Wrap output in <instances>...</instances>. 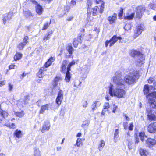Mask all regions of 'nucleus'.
<instances>
[{
    "mask_svg": "<svg viewBox=\"0 0 156 156\" xmlns=\"http://www.w3.org/2000/svg\"><path fill=\"white\" fill-rule=\"evenodd\" d=\"M114 84H111L108 87L109 94L112 97L119 98H124L126 92L123 88L124 87V81L122 73L116 72L112 79Z\"/></svg>",
    "mask_w": 156,
    "mask_h": 156,
    "instance_id": "nucleus-1",
    "label": "nucleus"
},
{
    "mask_svg": "<svg viewBox=\"0 0 156 156\" xmlns=\"http://www.w3.org/2000/svg\"><path fill=\"white\" fill-rule=\"evenodd\" d=\"M139 76L138 72L134 71L132 73H129L124 78L123 77V79L124 82H125L127 84H132L136 83Z\"/></svg>",
    "mask_w": 156,
    "mask_h": 156,
    "instance_id": "nucleus-2",
    "label": "nucleus"
},
{
    "mask_svg": "<svg viewBox=\"0 0 156 156\" xmlns=\"http://www.w3.org/2000/svg\"><path fill=\"white\" fill-rule=\"evenodd\" d=\"M131 55L132 57L135 58L136 65L140 67L145 62L144 55L140 52L136 50L132 51Z\"/></svg>",
    "mask_w": 156,
    "mask_h": 156,
    "instance_id": "nucleus-3",
    "label": "nucleus"
},
{
    "mask_svg": "<svg viewBox=\"0 0 156 156\" xmlns=\"http://www.w3.org/2000/svg\"><path fill=\"white\" fill-rule=\"evenodd\" d=\"M121 37H118L116 35H114L109 40L106 41L105 43V47H107L109 43H110V47H111L116 42L118 39L121 40Z\"/></svg>",
    "mask_w": 156,
    "mask_h": 156,
    "instance_id": "nucleus-4",
    "label": "nucleus"
},
{
    "mask_svg": "<svg viewBox=\"0 0 156 156\" xmlns=\"http://www.w3.org/2000/svg\"><path fill=\"white\" fill-rule=\"evenodd\" d=\"M63 91L59 89V91L58 93L57 96L55 100L56 103L58 106H59L62 103V101L63 99Z\"/></svg>",
    "mask_w": 156,
    "mask_h": 156,
    "instance_id": "nucleus-5",
    "label": "nucleus"
},
{
    "mask_svg": "<svg viewBox=\"0 0 156 156\" xmlns=\"http://www.w3.org/2000/svg\"><path fill=\"white\" fill-rule=\"evenodd\" d=\"M136 16L138 19H140L142 16V14L145 10V8L144 6H140L137 7Z\"/></svg>",
    "mask_w": 156,
    "mask_h": 156,
    "instance_id": "nucleus-6",
    "label": "nucleus"
},
{
    "mask_svg": "<svg viewBox=\"0 0 156 156\" xmlns=\"http://www.w3.org/2000/svg\"><path fill=\"white\" fill-rule=\"evenodd\" d=\"M147 118L149 120H155L156 119V116L154 114L152 113V111L151 108L147 109Z\"/></svg>",
    "mask_w": 156,
    "mask_h": 156,
    "instance_id": "nucleus-7",
    "label": "nucleus"
},
{
    "mask_svg": "<svg viewBox=\"0 0 156 156\" xmlns=\"http://www.w3.org/2000/svg\"><path fill=\"white\" fill-rule=\"evenodd\" d=\"M148 131L150 133L156 132V122L151 123L148 126Z\"/></svg>",
    "mask_w": 156,
    "mask_h": 156,
    "instance_id": "nucleus-8",
    "label": "nucleus"
},
{
    "mask_svg": "<svg viewBox=\"0 0 156 156\" xmlns=\"http://www.w3.org/2000/svg\"><path fill=\"white\" fill-rule=\"evenodd\" d=\"M51 106V104L48 103L42 105L40 108L39 113L40 114H43L46 110H48Z\"/></svg>",
    "mask_w": 156,
    "mask_h": 156,
    "instance_id": "nucleus-9",
    "label": "nucleus"
},
{
    "mask_svg": "<svg viewBox=\"0 0 156 156\" xmlns=\"http://www.w3.org/2000/svg\"><path fill=\"white\" fill-rule=\"evenodd\" d=\"M66 49L69 53V55H66V58H70L74 51V49L72 46L71 44H69L66 47Z\"/></svg>",
    "mask_w": 156,
    "mask_h": 156,
    "instance_id": "nucleus-10",
    "label": "nucleus"
},
{
    "mask_svg": "<svg viewBox=\"0 0 156 156\" xmlns=\"http://www.w3.org/2000/svg\"><path fill=\"white\" fill-rule=\"evenodd\" d=\"M50 127V124L49 122H45L43 125L41 132L43 133L49 130Z\"/></svg>",
    "mask_w": 156,
    "mask_h": 156,
    "instance_id": "nucleus-11",
    "label": "nucleus"
},
{
    "mask_svg": "<svg viewBox=\"0 0 156 156\" xmlns=\"http://www.w3.org/2000/svg\"><path fill=\"white\" fill-rule=\"evenodd\" d=\"M12 16V12H9L7 14L4 15L3 21L4 24H5L7 21L10 20L11 19Z\"/></svg>",
    "mask_w": 156,
    "mask_h": 156,
    "instance_id": "nucleus-12",
    "label": "nucleus"
},
{
    "mask_svg": "<svg viewBox=\"0 0 156 156\" xmlns=\"http://www.w3.org/2000/svg\"><path fill=\"white\" fill-rule=\"evenodd\" d=\"M90 15H91V13H92V15L93 16H96L97 15L98 13L100 12V8L98 6H95L93 8L90 9Z\"/></svg>",
    "mask_w": 156,
    "mask_h": 156,
    "instance_id": "nucleus-13",
    "label": "nucleus"
},
{
    "mask_svg": "<svg viewBox=\"0 0 156 156\" xmlns=\"http://www.w3.org/2000/svg\"><path fill=\"white\" fill-rule=\"evenodd\" d=\"M136 30L135 32V34L136 36H138L140 34L142 31L144 30V27L141 25V24H139L136 26Z\"/></svg>",
    "mask_w": 156,
    "mask_h": 156,
    "instance_id": "nucleus-14",
    "label": "nucleus"
},
{
    "mask_svg": "<svg viewBox=\"0 0 156 156\" xmlns=\"http://www.w3.org/2000/svg\"><path fill=\"white\" fill-rule=\"evenodd\" d=\"M146 142L148 147H150L156 144V140L154 139L148 138L146 140Z\"/></svg>",
    "mask_w": 156,
    "mask_h": 156,
    "instance_id": "nucleus-15",
    "label": "nucleus"
},
{
    "mask_svg": "<svg viewBox=\"0 0 156 156\" xmlns=\"http://www.w3.org/2000/svg\"><path fill=\"white\" fill-rule=\"evenodd\" d=\"M110 108V106L109 103L108 102L105 103L104 104L103 109L102 110L101 113V116H103L105 114V112L106 111H108V109Z\"/></svg>",
    "mask_w": 156,
    "mask_h": 156,
    "instance_id": "nucleus-16",
    "label": "nucleus"
},
{
    "mask_svg": "<svg viewBox=\"0 0 156 156\" xmlns=\"http://www.w3.org/2000/svg\"><path fill=\"white\" fill-rule=\"evenodd\" d=\"M108 20L110 24L115 22L117 19V15L114 13L112 16H109L108 18Z\"/></svg>",
    "mask_w": 156,
    "mask_h": 156,
    "instance_id": "nucleus-17",
    "label": "nucleus"
},
{
    "mask_svg": "<svg viewBox=\"0 0 156 156\" xmlns=\"http://www.w3.org/2000/svg\"><path fill=\"white\" fill-rule=\"evenodd\" d=\"M67 64V61L66 60H64L62 63L61 67V72L64 73H66V66Z\"/></svg>",
    "mask_w": 156,
    "mask_h": 156,
    "instance_id": "nucleus-18",
    "label": "nucleus"
},
{
    "mask_svg": "<svg viewBox=\"0 0 156 156\" xmlns=\"http://www.w3.org/2000/svg\"><path fill=\"white\" fill-rule=\"evenodd\" d=\"M148 102L150 107L152 108H156V101L154 99H151L148 100Z\"/></svg>",
    "mask_w": 156,
    "mask_h": 156,
    "instance_id": "nucleus-19",
    "label": "nucleus"
},
{
    "mask_svg": "<svg viewBox=\"0 0 156 156\" xmlns=\"http://www.w3.org/2000/svg\"><path fill=\"white\" fill-rule=\"evenodd\" d=\"M141 156H150L147 150L140 148L139 150Z\"/></svg>",
    "mask_w": 156,
    "mask_h": 156,
    "instance_id": "nucleus-20",
    "label": "nucleus"
},
{
    "mask_svg": "<svg viewBox=\"0 0 156 156\" xmlns=\"http://www.w3.org/2000/svg\"><path fill=\"white\" fill-rule=\"evenodd\" d=\"M92 5V0H88L87 2V15L88 17H90V9H91L90 8Z\"/></svg>",
    "mask_w": 156,
    "mask_h": 156,
    "instance_id": "nucleus-21",
    "label": "nucleus"
},
{
    "mask_svg": "<svg viewBox=\"0 0 156 156\" xmlns=\"http://www.w3.org/2000/svg\"><path fill=\"white\" fill-rule=\"evenodd\" d=\"M24 15L27 18L30 20L33 19V15L29 10L25 11Z\"/></svg>",
    "mask_w": 156,
    "mask_h": 156,
    "instance_id": "nucleus-22",
    "label": "nucleus"
},
{
    "mask_svg": "<svg viewBox=\"0 0 156 156\" xmlns=\"http://www.w3.org/2000/svg\"><path fill=\"white\" fill-rule=\"evenodd\" d=\"M46 71L44 67H41L38 72L37 73V75L39 78H41L44 75V73Z\"/></svg>",
    "mask_w": 156,
    "mask_h": 156,
    "instance_id": "nucleus-23",
    "label": "nucleus"
},
{
    "mask_svg": "<svg viewBox=\"0 0 156 156\" xmlns=\"http://www.w3.org/2000/svg\"><path fill=\"white\" fill-rule=\"evenodd\" d=\"M81 42L80 37L79 36L77 38H75L74 39L73 44L74 47H77L78 44Z\"/></svg>",
    "mask_w": 156,
    "mask_h": 156,
    "instance_id": "nucleus-24",
    "label": "nucleus"
},
{
    "mask_svg": "<svg viewBox=\"0 0 156 156\" xmlns=\"http://www.w3.org/2000/svg\"><path fill=\"white\" fill-rule=\"evenodd\" d=\"M97 4L101 3V5L100 6V13H102L104 9V3L103 2L102 0H95Z\"/></svg>",
    "mask_w": 156,
    "mask_h": 156,
    "instance_id": "nucleus-25",
    "label": "nucleus"
},
{
    "mask_svg": "<svg viewBox=\"0 0 156 156\" xmlns=\"http://www.w3.org/2000/svg\"><path fill=\"white\" fill-rule=\"evenodd\" d=\"M43 10L42 7L40 5H38L36 7V13L39 15L42 14Z\"/></svg>",
    "mask_w": 156,
    "mask_h": 156,
    "instance_id": "nucleus-26",
    "label": "nucleus"
},
{
    "mask_svg": "<svg viewBox=\"0 0 156 156\" xmlns=\"http://www.w3.org/2000/svg\"><path fill=\"white\" fill-rule=\"evenodd\" d=\"M71 78V74L69 71H66L65 80L66 82H69Z\"/></svg>",
    "mask_w": 156,
    "mask_h": 156,
    "instance_id": "nucleus-27",
    "label": "nucleus"
},
{
    "mask_svg": "<svg viewBox=\"0 0 156 156\" xmlns=\"http://www.w3.org/2000/svg\"><path fill=\"white\" fill-rule=\"evenodd\" d=\"M139 136L142 142H144L147 138V136L145 135V133L143 132L139 133Z\"/></svg>",
    "mask_w": 156,
    "mask_h": 156,
    "instance_id": "nucleus-28",
    "label": "nucleus"
},
{
    "mask_svg": "<svg viewBox=\"0 0 156 156\" xmlns=\"http://www.w3.org/2000/svg\"><path fill=\"white\" fill-rule=\"evenodd\" d=\"M134 15L135 13H132L130 14H128L124 17V19L128 20H132L134 17Z\"/></svg>",
    "mask_w": 156,
    "mask_h": 156,
    "instance_id": "nucleus-29",
    "label": "nucleus"
},
{
    "mask_svg": "<svg viewBox=\"0 0 156 156\" xmlns=\"http://www.w3.org/2000/svg\"><path fill=\"white\" fill-rule=\"evenodd\" d=\"M147 98L150 100V98L151 99H154V98H156V92H154L151 93H150L147 96Z\"/></svg>",
    "mask_w": 156,
    "mask_h": 156,
    "instance_id": "nucleus-30",
    "label": "nucleus"
},
{
    "mask_svg": "<svg viewBox=\"0 0 156 156\" xmlns=\"http://www.w3.org/2000/svg\"><path fill=\"white\" fill-rule=\"evenodd\" d=\"M22 56V54L20 53H17L14 55V59L15 61L19 60L21 58Z\"/></svg>",
    "mask_w": 156,
    "mask_h": 156,
    "instance_id": "nucleus-31",
    "label": "nucleus"
},
{
    "mask_svg": "<svg viewBox=\"0 0 156 156\" xmlns=\"http://www.w3.org/2000/svg\"><path fill=\"white\" fill-rule=\"evenodd\" d=\"M99 104V102L98 101H95L93 103L91 106L92 109L93 111L96 110L97 108V105H98V104L99 106L100 105V104Z\"/></svg>",
    "mask_w": 156,
    "mask_h": 156,
    "instance_id": "nucleus-32",
    "label": "nucleus"
},
{
    "mask_svg": "<svg viewBox=\"0 0 156 156\" xmlns=\"http://www.w3.org/2000/svg\"><path fill=\"white\" fill-rule=\"evenodd\" d=\"M105 145V143L104 141L103 140H101L100 141L98 148L99 150H101L104 147Z\"/></svg>",
    "mask_w": 156,
    "mask_h": 156,
    "instance_id": "nucleus-33",
    "label": "nucleus"
},
{
    "mask_svg": "<svg viewBox=\"0 0 156 156\" xmlns=\"http://www.w3.org/2000/svg\"><path fill=\"white\" fill-rule=\"evenodd\" d=\"M62 78L60 76H56L54 79V81L55 83V85L56 86L57 85V83L60 81H62Z\"/></svg>",
    "mask_w": 156,
    "mask_h": 156,
    "instance_id": "nucleus-34",
    "label": "nucleus"
},
{
    "mask_svg": "<svg viewBox=\"0 0 156 156\" xmlns=\"http://www.w3.org/2000/svg\"><path fill=\"white\" fill-rule=\"evenodd\" d=\"M15 115L17 117H22L24 115V112L23 111H22L21 112H14Z\"/></svg>",
    "mask_w": 156,
    "mask_h": 156,
    "instance_id": "nucleus-35",
    "label": "nucleus"
},
{
    "mask_svg": "<svg viewBox=\"0 0 156 156\" xmlns=\"http://www.w3.org/2000/svg\"><path fill=\"white\" fill-rule=\"evenodd\" d=\"M83 143L82 142V140L80 138H78L76 142L75 145H76L78 147H81Z\"/></svg>",
    "mask_w": 156,
    "mask_h": 156,
    "instance_id": "nucleus-36",
    "label": "nucleus"
},
{
    "mask_svg": "<svg viewBox=\"0 0 156 156\" xmlns=\"http://www.w3.org/2000/svg\"><path fill=\"white\" fill-rule=\"evenodd\" d=\"M34 156H41L40 152L38 148H34Z\"/></svg>",
    "mask_w": 156,
    "mask_h": 156,
    "instance_id": "nucleus-37",
    "label": "nucleus"
},
{
    "mask_svg": "<svg viewBox=\"0 0 156 156\" xmlns=\"http://www.w3.org/2000/svg\"><path fill=\"white\" fill-rule=\"evenodd\" d=\"M144 94H147L149 92V88L147 85H145L144 88Z\"/></svg>",
    "mask_w": 156,
    "mask_h": 156,
    "instance_id": "nucleus-38",
    "label": "nucleus"
},
{
    "mask_svg": "<svg viewBox=\"0 0 156 156\" xmlns=\"http://www.w3.org/2000/svg\"><path fill=\"white\" fill-rule=\"evenodd\" d=\"M15 134L18 138H20L21 136V131L20 130H16L14 133Z\"/></svg>",
    "mask_w": 156,
    "mask_h": 156,
    "instance_id": "nucleus-39",
    "label": "nucleus"
},
{
    "mask_svg": "<svg viewBox=\"0 0 156 156\" xmlns=\"http://www.w3.org/2000/svg\"><path fill=\"white\" fill-rule=\"evenodd\" d=\"M89 122L88 120H86L83 122L81 125V127L83 128H85L88 126Z\"/></svg>",
    "mask_w": 156,
    "mask_h": 156,
    "instance_id": "nucleus-40",
    "label": "nucleus"
},
{
    "mask_svg": "<svg viewBox=\"0 0 156 156\" xmlns=\"http://www.w3.org/2000/svg\"><path fill=\"white\" fill-rule=\"evenodd\" d=\"M75 64V62L74 61H73L71 62L68 64L67 68V70L70 71V70L71 67L73 66Z\"/></svg>",
    "mask_w": 156,
    "mask_h": 156,
    "instance_id": "nucleus-41",
    "label": "nucleus"
},
{
    "mask_svg": "<svg viewBox=\"0 0 156 156\" xmlns=\"http://www.w3.org/2000/svg\"><path fill=\"white\" fill-rule=\"evenodd\" d=\"M5 125L10 128L15 129L16 128L15 125L14 123H12L11 124L10 123H6Z\"/></svg>",
    "mask_w": 156,
    "mask_h": 156,
    "instance_id": "nucleus-42",
    "label": "nucleus"
},
{
    "mask_svg": "<svg viewBox=\"0 0 156 156\" xmlns=\"http://www.w3.org/2000/svg\"><path fill=\"white\" fill-rule=\"evenodd\" d=\"M51 23V20H50V23H49L48 22H47L46 23H45L43 27L42 30H44L46 29L48 27L49 25Z\"/></svg>",
    "mask_w": 156,
    "mask_h": 156,
    "instance_id": "nucleus-43",
    "label": "nucleus"
},
{
    "mask_svg": "<svg viewBox=\"0 0 156 156\" xmlns=\"http://www.w3.org/2000/svg\"><path fill=\"white\" fill-rule=\"evenodd\" d=\"M81 83V82L79 81H75L74 82V87H78L80 85Z\"/></svg>",
    "mask_w": 156,
    "mask_h": 156,
    "instance_id": "nucleus-44",
    "label": "nucleus"
},
{
    "mask_svg": "<svg viewBox=\"0 0 156 156\" xmlns=\"http://www.w3.org/2000/svg\"><path fill=\"white\" fill-rule=\"evenodd\" d=\"M131 26L129 24H127L124 27V29L128 31L130 29Z\"/></svg>",
    "mask_w": 156,
    "mask_h": 156,
    "instance_id": "nucleus-45",
    "label": "nucleus"
},
{
    "mask_svg": "<svg viewBox=\"0 0 156 156\" xmlns=\"http://www.w3.org/2000/svg\"><path fill=\"white\" fill-rule=\"evenodd\" d=\"M28 39V36L25 37L23 39V42H22V43L24 44V45H26L28 42L27 40Z\"/></svg>",
    "mask_w": 156,
    "mask_h": 156,
    "instance_id": "nucleus-46",
    "label": "nucleus"
},
{
    "mask_svg": "<svg viewBox=\"0 0 156 156\" xmlns=\"http://www.w3.org/2000/svg\"><path fill=\"white\" fill-rule=\"evenodd\" d=\"M132 142L130 140H129V141H128V146L129 149V150L133 148V146H132Z\"/></svg>",
    "mask_w": 156,
    "mask_h": 156,
    "instance_id": "nucleus-47",
    "label": "nucleus"
},
{
    "mask_svg": "<svg viewBox=\"0 0 156 156\" xmlns=\"http://www.w3.org/2000/svg\"><path fill=\"white\" fill-rule=\"evenodd\" d=\"M119 129H116L114 133V138H115L117 137H118L119 136Z\"/></svg>",
    "mask_w": 156,
    "mask_h": 156,
    "instance_id": "nucleus-48",
    "label": "nucleus"
},
{
    "mask_svg": "<svg viewBox=\"0 0 156 156\" xmlns=\"http://www.w3.org/2000/svg\"><path fill=\"white\" fill-rule=\"evenodd\" d=\"M149 6L151 9L156 10V4H151L149 5Z\"/></svg>",
    "mask_w": 156,
    "mask_h": 156,
    "instance_id": "nucleus-49",
    "label": "nucleus"
},
{
    "mask_svg": "<svg viewBox=\"0 0 156 156\" xmlns=\"http://www.w3.org/2000/svg\"><path fill=\"white\" fill-rule=\"evenodd\" d=\"M25 45H24L21 42L19 44L18 47L19 49H20V50H22L23 49Z\"/></svg>",
    "mask_w": 156,
    "mask_h": 156,
    "instance_id": "nucleus-50",
    "label": "nucleus"
},
{
    "mask_svg": "<svg viewBox=\"0 0 156 156\" xmlns=\"http://www.w3.org/2000/svg\"><path fill=\"white\" fill-rule=\"evenodd\" d=\"M76 1L77 0H72L70 2V4L72 5L73 6H75L76 4Z\"/></svg>",
    "mask_w": 156,
    "mask_h": 156,
    "instance_id": "nucleus-51",
    "label": "nucleus"
},
{
    "mask_svg": "<svg viewBox=\"0 0 156 156\" xmlns=\"http://www.w3.org/2000/svg\"><path fill=\"white\" fill-rule=\"evenodd\" d=\"M51 64V62L48 60L45 63L44 66L45 67H48Z\"/></svg>",
    "mask_w": 156,
    "mask_h": 156,
    "instance_id": "nucleus-52",
    "label": "nucleus"
},
{
    "mask_svg": "<svg viewBox=\"0 0 156 156\" xmlns=\"http://www.w3.org/2000/svg\"><path fill=\"white\" fill-rule=\"evenodd\" d=\"M123 10V9L121 8L120 12L119 13L118 16L119 18L122 17V16Z\"/></svg>",
    "mask_w": 156,
    "mask_h": 156,
    "instance_id": "nucleus-53",
    "label": "nucleus"
},
{
    "mask_svg": "<svg viewBox=\"0 0 156 156\" xmlns=\"http://www.w3.org/2000/svg\"><path fill=\"white\" fill-rule=\"evenodd\" d=\"M70 9V7L69 6H66L65 7L64 10L66 12H68L69 11Z\"/></svg>",
    "mask_w": 156,
    "mask_h": 156,
    "instance_id": "nucleus-54",
    "label": "nucleus"
},
{
    "mask_svg": "<svg viewBox=\"0 0 156 156\" xmlns=\"http://www.w3.org/2000/svg\"><path fill=\"white\" fill-rule=\"evenodd\" d=\"M127 124V122H124L123 123V124L124 127V129L125 130L127 129H128Z\"/></svg>",
    "mask_w": 156,
    "mask_h": 156,
    "instance_id": "nucleus-55",
    "label": "nucleus"
},
{
    "mask_svg": "<svg viewBox=\"0 0 156 156\" xmlns=\"http://www.w3.org/2000/svg\"><path fill=\"white\" fill-rule=\"evenodd\" d=\"M113 109L112 110V112L114 113H115L116 109L118 108V106L115 105L114 104L113 105Z\"/></svg>",
    "mask_w": 156,
    "mask_h": 156,
    "instance_id": "nucleus-56",
    "label": "nucleus"
},
{
    "mask_svg": "<svg viewBox=\"0 0 156 156\" xmlns=\"http://www.w3.org/2000/svg\"><path fill=\"white\" fill-rule=\"evenodd\" d=\"M133 123H131L130 124V126L129 127H128L129 130L130 131H132L133 130Z\"/></svg>",
    "mask_w": 156,
    "mask_h": 156,
    "instance_id": "nucleus-57",
    "label": "nucleus"
},
{
    "mask_svg": "<svg viewBox=\"0 0 156 156\" xmlns=\"http://www.w3.org/2000/svg\"><path fill=\"white\" fill-rule=\"evenodd\" d=\"M13 88V85H12L10 83L9 84V91H12Z\"/></svg>",
    "mask_w": 156,
    "mask_h": 156,
    "instance_id": "nucleus-58",
    "label": "nucleus"
},
{
    "mask_svg": "<svg viewBox=\"0 0 156 156\" xmlns=\"http://www.w3.org/2000/svg\"><path fill=\"white\" fill-rule=\"evenodd\" d=\"M140 140L139 138L136 137L135 140V144L136 145H137L139 142Z\"/></svg>",
    "mask_w": 156,
    "mask_h": 156,
    "instance_id": "nucleus-59",
    "label": "nucleus"
},
{
    "mask_svg": "<svg viewBox=\"0 0 156 156\" xmlns=\"http://www.w3.org/2000/svg\"><path fill=\"white\" fill-rule=\"evenodd\" d=\"M73 16H69L67 18L66 20L68 21H70L73 19Z\"/></svg>",
    "mask_w": 156,
    "mask_h": 156,
    "instance_id": "nucleus-60",
    "label": "nucleus"
},
{
    "mask_svg": "<svg viewBox=\"0 0 156 156\" xmlns=\"http://www.w3.org/2000/svg\"><path fill=\"white\" fill-rule=\"evenodd\" d=\"M16 66L14 65H10L9 66V69H15V67Z\"/></svg>",
    "mask_w": 156,
    "mask_h": 156,
    "instance_id": "nucleus-61",
    "label": "nucleus"
},
{
    "mask_svg": "<svg viewBox=\"0 0 156 156\" xmlns=\"http://www.w3.org/2000/svg\"><path fill=\"white\" fill-rule=\"evenodd\" d=\"M87 103L86 101H84L83 103V106L84 108H86L87 106Z\"/></svg>",
    "mask_w": 156,
    "mask_h": 156,
    "instance_id": "nucleus-62",
    "label": "nucleus"
},
{
    "mask_svg": "<svg viewBox=\"0 0 156 156\" xmlns=\"http://www.w3.org/2000/svg\"><path fill=\"white\" fill-rule=\"evenodd\" d=\"M50 36H49L48 35H46L44 36V37L43 39L44 40H46L48 39H50Z\"/></svg>",
    "mask_w": 156,
    "mask_h": 156,
    "instance_id": "nucleus-63",
    "label": "nucleus"
},
{
    "mask_svg": "<svg viewBox=\"0 0 156 156\" xmlns=\"http://www.w3.org/2000/svg\"><path fill=\"white\" fill-rule=\"evenodd\" d=\"M154 81V79L152 78H150L148 80V82L149 83H152Z\"/></svg>",
    "mask_w": 156,
    "mask_h": 156,
    "instance_id": "nucleus-64",
    "label": "nucleus"
}]
</instances>
